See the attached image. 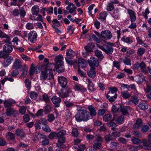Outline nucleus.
Segmentation results:
<instances>
[{
    "label": "nucleus",
    "mask_w": 151,
    "mask_h": 151,
    "mask_svg": "<svg viewBox=\"0 0 151 151\" xmlns=\"http://www.w3.org/2000/svg\"><path fill=\"white\" fill-rule=\"evenodd\" d=\"M44 63L41 67V74L42 76H53L55 75L56 71L55 70L47 69L49 63V59L47 58H44Z\"/></svg>",
    "instance_id": "obj_1"
},
{
    "label": "nucleus",
    "mask_w": 151,
    "mask_h": 151,
    "mask_svg": "<svg viewBox=\"0 0 151 151\" xmlns=\"http://www.w3.org/2000/svg\"><path fill=\"white\" fill-rule=\"evenodd\" d=\"M75 117L76 120L78 122L82 121H87L92 118V116L89 114V112L84 110L78 111L75 115Z\"/></svg>",
    "instance_id": "obj_2"
},
{
    "label": "nucleus",
    "mask_w": 151,
    "mask_h": 151,
    "mask_svg": "<svg viewBox=\"0 0 151 151\" xmlns=\"http://www.w3.org/2000/svg\"><path fill=\"white\" fill-rule=\"evenodd\" d=\"M63 57L61 55L56 56L55 59V67L56 69V71L58 73H61L64 71V69L62 68V67L64 63L63 60Z\"/></svg>",
    "instance_id": "obj_3"
},
{
    "label": "nucleus",
    "mask_w": 151,
    "mask_h": 151,
    "mask_svg": "<svg viewBox=\"0 0 151 151\" xmlns=\"http://www.w3.org/2000/svg\"><path fill=\"white\" fill-rule=\"evenodd\" d=\"M114 44L112 43L108 42L107 44H103L102 45L97 44V46L100 49L103 51L107 54H112L114 51L112 46L114 45Z\"/></svg>",
    "instance_id": "obj_4"
},
{
    "label": "nucleus",
    "mask_w": 151,
    "mask_h": 151,
    "mask_svg": "<svg viewBox=\"0 0 151 151\" xmlns=\"http://www.w3.org/2000/svg\"><path fill=\"white\" fill-rule=\"evenodd\" d=\"M72 92V91L70 88H63L61 90V92L58 93L60 97L62 98H67L69 96V93Z\"/></svg>",
    "instance_id": "obj_5"
},
{
    "label": "nucleus",
    "mask_w": 151,
    "mask_h": 151,
    "mask_svg": "<svg viewBox=\"0 0 151 151\" xmlns=\"http://www.w3.org/2000/svg\"><path fill=\"white\" fill-rule=\"evenodd\" d=\"M89 65L91 67H97L98 66L99 63L98 60L94 57L91 58L88 60Z\"/></svg>",
    "instance_id": "obj_6"
},
{
    "label": "nucleus",
    "mask_w": 151,
    "mask_h": 151,
    "mask_svg": "<svg viewBox=\"0 0 151 151\" xmlns=\"http://www.w3.org/2000/svg\"><path fill=\"white\" fill-rule=\"evenodd\" d=\"M58 82L62 88H65L67 83L66 78L63 76H58Z\"/></svg>",
    "instance_id": "obj_7"
},
{
    "label": "nucleus",
    "mask_w": 151,
    "mask_h": 151,
    "mask_svg": "<svg viewBox=\"0 0 151 151\" xmlns=\"http://www.w3.org/2000/svg\"><path fill=\"white\" fill-rule=\"evenodd\" d=\"M28 40L31 42H34L37 40V33L34 31L30 32L28 34Z\"/></svg>",
    "instance_id": "obj_8"
},
{
    "label": "nucleus",
    "mask_w": 151,
    "mask_h": 151,
    "mask_svg": "<svg viewBox=\"0 0 151 151\" xmlns=\"http://www.w3.org/2000/svg\"><path fill=\"white\" fill-rule=\"evenodd\" d=\"M101 37L105 39H109L112 37L111 32L107 30L103 31L101 32Z\"/></svg>",
    "instance_id": "obj_9"
},
{
    "label": "nucleus",
    "mask_w": 151,
    "mask_h": 151,
    "mask_svg": "<svg viewBox=\"0 0 151 151\" xmlns=\"http://www.w3.org/2000/svg\"><path fill=\"white\" fill-rule=\"evenodd\" d=\"M148 139H144L142 141L144 148L146 150H151V143Z\"/></svg>",
    "instance_id": "obj_10"
},
{
    "label": "nucleus",
    "mask_w": 151,
    "mask_h": 151,
    "mask_svg": "<svg viewBox=\"0 0 151 151\" xmlns=\"http://www.w3.org/2000/svg\"><path fill=\"white\" fill-rule=\"evenodd\" d=\"M66 9L67 10H69V12L70 13H72L73 12H75V13L74 14H76V12L77 8L75 5L72 3H68V6L66 7Z\"/></svg>",
    "instance_id": "obj_11"
},
{
    "label": "nucleus",
    "mask_w": 151,
    "mask_h": 151,
    "mask_svg": "<svg viewBox=\"0 0 151 151\" xmlns=\"http://www.w3.org/2000/svg\"><path fill=\"white\" fill-rule=\"evenodd\" d=\"M51 100L55 107H58L59 106L61 100L60 97L54 96L51 98Z\"/></svg>",
    "instance_id": "obj_12"
},
{
    "label": "nucleus",
    "mask_w": 151,
    "mask_h": 151,
    "mask_svg": "<svg viewBox=\"0 0 151 151\" xmlns=\"http://www.w3.org/2000/svg\"><path fill=\"white\" fill-rule=\"evenodd\" d=\"M120 109L122 113L124 115H127L130 111V108L128 106H120Z\"/></svg>",
    "instance_id": "obj_13"
},
{
    "label": "nucleus",
    "mask_w": 151,
    "mask_h": 151,
    "mask_svg": "<svg viewBox=\"0 0 151 151\" xmlns=\"http://www.w3.org/2000/svg\"><path fill=\"white\" fill-rule=\"evenodd\" d=\"M73 88L76 91L85 92L87 90L83 86L78 83H75Z\"/></svg>",
    "instance_id": "obj_14"
},
{
    "label": "nucleus",
    "mask_w": 151,
    "mask_h": 151,
    "mask_svg": "<svg viewBox=\"0 0 151 151\" xmlns=\"http://www.w3.org/2000/svg\"><path fill=\"white\" fill-rule=\"evenodd\" d=\"M13 46L9 44H6L4 45L3 50L5 52L9 54L12 52L13 50Z\"/></svg>",
    "instance_id": "obj_15"
},
{
    "label": "nucleus",
    "mask_w": 151,
    "mask_h": 151,
    "mask_svg": "<svg viewBox=\"0 0 151 151\" xmlns=\"http://www.w3.org/2000/svg\"><path fill=\"white\" fill-rule=\"evenodd\" d=\"M4 59L3 63V65L4 67H6L8 66L13 60V58L9 56Z\"/></svg>",
    "instance_id": "obj_16"
},
{
    "label": "nucleus",
    "mask_w": 151,
    "mask_h": 151,
    "mask_svg": "<svg viewBox=\"0 0 151 151\" xmlns=\"http://www.w3.org/2000/svg\"><path fill=\"white\" fill-rule=\"evenodd\" d=\"M78 68H85L87 65L86 61L82 58H80L78 59Z\"/></svg>",
    "instance_id": "obj_17"
},
{
    "label": "nucleus",
    "mask_w": 151,
    "mask_h": 151,
    "mask_svg": "<svg viewBox=\"0 0 151 151\" xmlns=\"http://www.w3.org/2000/svg\"><path fill=\"white\" fill-rule=\"evenodd\" d=\"M16 102L14 100H6L4 102V105L6 108H9L15 104Z\"/></svg>",
    "instance_id": "obj_18"
},
{
    "label": "nucleus",
    "mask_w": 151,
    "mask_h": 151,
    "mask_svg": "<svg viewBox=\"0 0 151 151\" xmlns=\"http://www.w3.org/2000/svg\"><path fill=\"white\" fill-rule=\"evenodd\" d=\"M75 55V52L71 49H69L67 50L66 57L65 58H73Z\"/></svg>",
    "instance_id": "obj_19"
},
{
    "label": "nucleus",
    "mask_w": 151,
    "mask_h": 151,
    "mask_svg": "<svg viewBox=\"0 0 151 151\" xmlns=\"http://www.w3.org/2000/svg\"><path fill=\"white\" fill-rule=\"evenodd\" d=\"M22 66V63L19 59H16L14 62L13 68L15 69H19Z\"/></svg>",
    "instance_id": "obj_20"
},
{
    "label": "nucleus",
    "mask_w": 151,
    "mask_h": 151,
    "mask_svg": "<svg viewBox=\"0 0 151 151\" xmlns=\"http://www.w3.org/2000/svg\"><path fill=\"white\" fill-rule=\"evenodd\" d=\"M15 133L17 136L21 138L24 137H25L24 132L22 129H17L15 131Z\"/></svg>",
    "instance_id": "obj_21"
},
{
    "label": "nucleus",
    "mask_w": 151,
    "mask_h": 151,
    "mask_svg": "<svg viewBox=\"0 0 151 151\" xmlns=\"http://www.w3.org/2000/svg\"><path fill=\"white\" fill-rule=\"evenodd\" d=\"M88 110L89 111V114L92 116H95L96 115V111L94 107L92 105L88 106Z\"/></svg>",
    "instance_id": "obj_22"
},
{
    "label": "nucleus",
    "mask_w": 151,
    "mask_h": 151,
    "mask_svg": "<svg viewBox=\"0 0 151 151\" xmlns=\"http://www.w3.org/2000/svg\"><path fill=\"white\" fill-rule=\"evenodd\" d=\"M142 125V120L140 119H138L136 121L135 124L134 125V128L136 129H139Z\"/></svg>",
    "instance_id": "obj_23"
},
{
    "label": "nucleus",
    "mask_w": 151,
    "mask_h": 151,
    "mask_svg": "<svg viewBox=\"0 0 151 151\" xmlns=\"http://www.w3.org/2000/svg\"><path fill=\"white\" fill-rule=\"evenodd\" d=\"M128 12L129 15L131 22H134L136 20V17L134 12L131 10H129Z\"/></svg>",
    "instance_id": "obj_24"
},
{
    "label": "nucleus",
    "mask_w": 151,
    "mask_h": 151,
    "mask_svg": "<svg viewBox=\"0 0 151 151\" xmlns=\"http://www.w3.org/2000/svg\"><path fill=\"white\" fill-rule=\"evenodd\" d=\"M37 69V66H35L33 63H32L29 70V75H32L34 74L35 71Z\"/></svg>",
    "instance_id": "obj_25"
},
{
    "label": "nucleus",
    "mask_w": 151,
    "mask_h": 151,
    "mask_svg": "<svg viewBox=\"0 0 151 151\" xmlns=\"http://www.w3.org/2000/svg\"><path fill=\"white\" fill-rule=\"evenodd\" d=\"M16 110L14 109L13 108L9 107L6 109V113L7 116H9L16 113Z\"/></svg>",
    "instance_id": "obj_26"
},
{
    "label": "nucleus",
    "mask_w": 151,
    "mask_h": 151,
    "mask_svg": "<svg viewBox=\"0 0 151 151\" xmlns=\"http://www.w3.org/2000/svg\"><path fill=\"white\" fill-rule=\"evenodd\" d=\"M139 67L140 68L142 72L145 73V75H146L148 73V71L147 70H145L146 68V65L145 63L143 62H142L140 64H139Z\"/></svg>",
    "instance_id": "obj_27"
},
{
    "label": "nucleus",
    "mask_w": 151,
    "mask_h": 151,
    "mask_svg": "<svg viewBox=\"0 0 151 151\" xmlns=\"http://www.w3.org/2000/svg\"><path fill=\"white\" fill-rule=\"evenodd\" d=\"M95 55L99 59H102L104 58V56L103 55L102 52L99 50H96L95 51Z\"/></svg>",
    "instance_id": "obj_28"
},
{
    "label": "nucleus",
    "mask_w": 151,
    "mask_h": 151,
    "mask_svg": "<svg viewBox=\"0 0 151 151\" xmlns=\"http://www.w3.org/2000/svg\"><path fill=\"white\" fill-rule=\"evenodd\" d=\"M121 93L122 96L124 99H127L131 96L130 94L127 91H121Z\"/></svg>",
    "instance_id": "obj_29"
},
{
    "label": "nucleus",
    "mask_w": 151,
    "mask_h": 151,
    "mask_svg": "<svg viewBox=\"0 0 151 151\" xmlns=\"http://www.w3.org/2000/svg\"><path fill=\"white\" fill-rule=\"evenodd\" d=\"M124 121V117L122 115H121L119 117L115 120L116 124H122Z\"/></svg>",
    "instance_id": "obj_30"
},
{
    "label": "nucleus",
    "mask_w": 151,
    "mask_h": 151,
    "mask_svg": "<svg viewBox=\"0 0 151 151\" xmlns=\"http://www.w3.org/2000/svg\"><path fill=\"white\" fill-rule=\"evenodd\" d=\"M6 137L8 140H13L15 139L14 134L11 132H9L6 134Z\"/></svg>",
    "instance_id": "obj_31"
},
{
    "label": "nucleus",
    "mask_w": 151,
    "mask_h": 151,
    "mask_svg": "<svg viewBox=\"0 0 151 151\" xmlns=\"http://www.w3.org/2000/svg\"><path fill=\"white\" fill-rule=\"evenodd\" d=\"M131 141L133 144L137 145H140L142 142V141L139 139L134 137L132 138Z\"/></svg>",
    "instance_id": "obj_32"
},
{
    "label": "nucleus",
    "mask_w": 151,
    "mask_h": 151,
    "mask_svg": "<svg viewBox=\"0 0 151 151\" xmlns=\"http://www.w3.org/2000/svg\"><path fill=\"white\" fill-rule=\"evenodd\" d=\"M135 78V81L138 83H142L143 81L145 80L144 76H137Z\"/></svg>",
    "instance_id": "obj_33"
},
{
    "label": "nucleus",
    "mask_w": 151,
    "mask_h": 151,
    "mask_svg": "<svg viewBox=\"0 0 151 151\" xmlns=\"http://www.w3.org/2000/svg\"><path fill=\"white\" fill-rule=\"evenodd\" d=\"M85 49L86 50L85 52L82 53V55L85 57L88 54L89 52H91V49L90 46L87 45L85 47Z\"/></svg>",
    "instance_id": "obj_34"
},
{
    "label": "nucleus",
    "mask_w": 151,
    "mask_h": 151,
    "mask_svg": "<svg viewBox=\"0 0 151 151\" xmlns=\"http://www.w3.org/2000/svg\"><path fill=\"white\" fill-rule=\"evenodd\" d=\"M122 40L127 43L129 44H130L133 42V41L131 38L127 37L125 36H124L122 39Z\"/></svg>",
    "instance_id": "obj_35"
},
{
    "label": "nucleus",
    "mask_w": 151,
    "mask_h": 151,
    "mask_svg": "<svg viewBox=\"0 0 151 151\" xmlns=\"http://www.w3.org/2000/svg\"><path fill=\"white\" fill-rule=\"evenodd\" d=\"M32 12L33 15L37 17L38 15V6L35 5L33 6L32 9Z\"/></svg>",
    "instance_id": "obj_36"
},
{
    "label": "nucleus",
    "mask_w": 151,
    "mask_h": 151,
    "mask_svg": "<svg viewBox=\"0 0 151 151\" xmlns=\"http://www.w3.org/2000/svg\"><path fill=\"white\" fill-rule=\"evenodd\" d=\"M95 69V68L91 67L90 70H89L87 72L88 76H95L96 73L94 71Z\"/></svg>",
    "instance_id": "obj_37"
},
{
    "label": "nucleus",
    "mask_w": 151,
    "mask_h": 151,
    "mask_svg": "<svg viewBox=\"0 0 151 151\" xmlns=\"http://www.w3.org/2000/svg\"><path fill=\"white\" fill-rule=\"evenodd\" d=\"M139 108L142 110H145L148 109V105L144 103H140L138 105Z\"/></svg>",
    "instance_id": "obj_38"
},
{
    "label": "nucleus",
    "mask_w": 151,
    "mask_h": 151,
    "mask_svg": "<svg viewBox=\"0 0 151 151\" xmlns=\"http://www.w3.org/2000/svg\"><path fill=\"white\" fill-rule=\"evenodd\" d=\"M104 139L106 143H108L113 140V138L111 135L108 134L105 136Z\"/></svg>",
    "instance_id": "obj_39"
},
{
    "label": "nucleus",
    "mask_w": 151,
    "mask_h": 151,
    "mask_svg": "<svg viewBox=\"0 0 151 151\" xmlns=\"http://www.w3.org/2000/svg\"><path fill=\"white\" fill-rule=\"evenodd\" d=\"M111 115L109 114H106L103 117V119L105 122L109 121L111 120Z\"/></svg>",
    "instance_id": "obj_40"
},
{
    "label": "nucleus",
    "mask_w": 151,
    "mask_h": 151,
    "mask_svg": "<svg viewBox=\"0 0 151 151\" xmlns=\"http://www.w3.org/2000/svg\"><path fill=\"white\" fill-rule=\"evenodd\" d=\"M9 54L3 50L0 52V58H5L9 55Z\"/></svg>",
    "instance_id": "obj_41"
},
{
    "label": "nucleus",
    "mask_w": 151,
    "mask_h": 151,
    "mask_svg": "<svg viewBox=\"0 0 151 151\" xmlns=\"http://www.w3.org/2000/svg\"><path fill=\"white\" fill-rule=\"evenodd\" d=\"M107 15V14L106 12H104L100 14L99 19H101V20H104L106 19Z\"/></svg>",
    "instance_id": "obj_42"
},
{
    "label": "nucleus",
    "mask_w": 151,
    "mask_h": 151,
    "mask_svg": "<svg viewBox=\"0 0 151 151\" xmlns=\"http://www.w3.org/2000/svg\"><path fill=\"white\" fill-rule=\"evenodd\" d=\"M57 137H64V136L66 134V132L65 130H62L57 133Z\"/></svg>",
    "instance_id": "obj_43"
},
{
    "label": "nucleus",
    "mask_w": 151,
    "mask_h": 151,
    "mask_svg": "<svg viewBox=\"0 0 151 151\" xmlns=\"http://www.w3.org/2000/svg\"><path fill=\"white\" fill-rule=\"evenodd\" d=\"M113 67H115L118 69H120V62H118L116 61H114L113 62Z\"/></svg>",
    "instance_id": "obj_44"
},
{
    "label": "nucleus",
    "mask_w": 151,
    "mask_h": 151,
    "mask_svg": "<svg viewBox=\"0 0 151 151\" xmlns=\"http://www.w3.org/2000/svg\"><path fill=\"white\" fill-rule=\"evenodd\" d=\"M149 127L148 125H144L142 127L141 131L142 133L146 132L149 131Z\"/></svg>",
    "instance_id": "obj_45"
},
{
    "label": "nucleus",
    "mask_w": 151,
    "mask_h": 151,
    "mask_svg": "<svg viewBox=\"0 0 151 151\" xmlns=\"http://www.w3.org/2000/svg\"><path fill=\"white\" fill-rule=\"evenodd\" d=\"M96 138L93 142H102L103 139L100 134H98L96 135Z\"/></svg>",
    "instance_id": "obj_46"
},
{
    "label": "nucleus",
    "mask_w": 151,
    "mask_h": 151,
    "mask_svg": "<svg viewBox=\"0 0 151 151\" xmlns=\"http://www.w3.org/2000/svg\"><path fill=\"white\" fill-rule=\"evenodd\" d=\"M131 60L129 58H128L127 57H125V58L123 60V62L125 64L128 65H131Z\"/></svg>",
    "instance_id": "obj_47"
},
{
    "label": "nucleus",
    "mask_w": 151,
    "mask_h": 151,
    "mask_svg": "<svg viewBox=\"0 0 151 151\" xmlns=\"http://www.w3.org/2000/svg\"><path fill=\"white\" fill-rule=\"evenodd\" d=\"M28 68L26 65H24V68H22L21 71L22 76H26L27 73Z\"/></svg>",
    "instance_id": "obj_48"
},
{
    "label": "nucleus",
    "mask_w": 151,
    "mask_h": 151,
    "mask_svg": "<svg viewBox=\"0 0 151 151\" xmlns=\"http://www.w3.org/2000/svg\"><path fill=\"white\" fill-rule=\"evenodd\" d=\"M94 143L93 145V147L95 149H99L102 147L101 144V143L99 142H93Z\"/></svg>",
    "instance_id": "obj_49"
},
{
    "label": "nucleus",
    "mask_w": 151,
    "mask_h": 151,
    "mask_svg": "<svg viewBox=\"0 0 151 151\" xmlns=\"http://www.w3.org/2000/svg\"><path fill=\"white\" fill-rule=\"evenodd\" d=\"M51 111V107L49 105H46L45 107V112L46 114L50 113Z\"/></svg>",
    "instance_id": "obj_50"
},
{
    "label": "nucleus",
    "mask_w": 151,
    "mask_h": 151,
    "mask_svg": "<svg viewBox=\"0 0 151 151\" xmlns=\"http://www.w3.org/2000/svg\"><path fill=\"white\" fill-rule=\"evenodd\" d=\"M42 99L46 103H48L50 101V99L47 94L44 93L42 95Z\"/></svg>",
    "instance_id": "obj_51"
},
{
    "label": "nucleus",
    "mask_w": 151,
    "mask_h": 151,
    "mask_svg": "<svg viewBox=\"0 0 151 151\" xmlns=\"http://www.w3.org/2000/svg\"><path fill=\"white\" fill-rule=\"evenodd\" d=\"M114 9L113 4L111 3H108L106 9L109 11H112Z\"/></svg>",
    "instance_id": "obj_52"
},
{
    "label": "nucleus",
    "mask_w": 151,
    "mask_h": 151,
    "mask_svg": "<svg viewBox=\"0 0 151 151\" xmlns=\"http://www.w3.org/2000/svg\"><path fill=\"white\" fill-rule=\"evenodd\" d=\"M55 119V116L52 114H49L47 116V120L49 122H52Z\"/></svg>",
    "instance_id": "obj_53"
},
{
    "label": "nucleus",
    "mask_w": 151,
    "mask_h": 151,
    "mask_svg": "<svg viewBox=\"0 0 151 151\" xmlns=\"http://www.w3.org/2000/svg\"><path fill=\"white\" fill-rule=\"evenodd\" d=\"M43 126H42V129L44 131L47 132H50L51 131V130L49 126L46 125H43Z\"/></svg>",
    "instance_id": "obj_54"
},
{
    "label": "nucleus",
    "mask_w": 151,
    "mask_h": 151,
    "mask_svg": "<svg viewBox=\"0 0 151 151\" xmlns=\"http://www.w3.org/2000/svg\"><path fill=\"white\" fill-rule=\"evenodd\" d=\"M72 134L73 136L77 137L78 135V129L76 128H73L72 132Z\"/></svg>",
    "instance_id": "obj_55"
},
{
    "label": "nucleus",
    "mask_w": 151,
    "mask_h": 151,
    "mask_svg": "<svg viewBox=\"0 0 151 151\" xmlns=\"http://www.w3.org/2000/svg\"><path fill=\"white\" fill-rule=\"evenodd\" d=\"M145 50L142 48H139L137 51V54L139 56L142 55L145 52Z\"/></svg>",
    "instance_id": "obj_56"
},
{
    "label": "nucleus",
    "mask_w": 151,
    "mask_h": 151,
    "mask_svg": "<svg viewBox=\"0 0 151 151\" xmlns=\"http://www.w3.org/2000/svg\"><path fill=\"white\" fill-rule=\"evenodd\" d=\"M47 121L44 118L41 119L38 121V123L41 124V125H46L47 123Z\"/></svg>",
    "instance_id": "obj_57"
},
{
    "label": "nucleus",
    "mask_w": 151,
    "mask_h": 151,
    "mask_svg": "<svg viewBox=\"0 0 151 151\" xmlns=\"http://www.w3.org/2000/svg\"><path fill=\"white\" fill-rule=\"evenodd\" d=\"M37 93L34 92H31L30 93V96L32 99H35L37 97Z\"/></svg>",
    "instance_id": "obj_58"
},
{
    "label": "nucleus",
    "mask_w": 151,
    "mask_h": 151,
    "mask_svg": "<svg viewBox=\"0 0 151 151\" xmlns=\"http://www.w3.org/2000/svg\"><path fill=\"white\" fill-rule=\"evenodd\" d=\"M19 10L20 11L19 13L21 16L23 17H24L26 13L23 7H19Z\"/></svg>",
    "instance_id": "obj_59"
},
{
    "label": "nucleus",
    "mask_w": 151,
    "mask_h": 151,
    "mask_svg": "<svg viewBox=\"0 0 151 151\" xmlns=\"http://www.w3.org/2000/svg\"><path fill=\"white\" fill-rule=\"evenodd\" d=\"M118 141L121 143L124 144H126L127 142V141L126 139L122 137H119L118 139Z\"/></svg>",
    "instance_id": "obj_60"
},
{
    "label": "nucleus",
    "mask_w": 151,
    "mask_h": 151,
    "mask_svg": "<svg viewBox=\"0 0 151 151\" xmlns=\"http://www.w3.org/2000/svg\"><path fill=\"white\" fill-rule=\"evenodd\" d=\"M118 145V143L114 142H111L110 144L111 147L114 149L116 148Z\"/></svg>",
    "instance_id": "obj_61"
},
{
    "label": "nucleus",
    "mask_w": 151,
    "mask_h": 151,
    "mask_svg": "<svg viewBox=\"0 0 151 151\" xmlns=\"http://www.w3.org/2000/svg\"><path fill=\"white\" fill-rule=\"evenodd\" d=\"M133 134L135 136L139 138L142 137V135L140 132L137 131H134L133 132Z\"/></svg>",
    "instance_id": "obj_62"
},
{
    "label": "nucleus",
    "mask_w": 151,
    "mask_h": 151,
    "mask_svg": "<svg viewBox=\"0 0 151 151\" xmlns=\"http://www.w3.org/2000/svg\"><path fill=\"white\" fill-rule=\"evenodd\" d=\"M21 58L25 61H30V58L27 56L24 55L22 54L21 55Z\"/></svg>",
    "instance_id": "obj_63"
},
{
    "label": "nucleus",
    "mask_w": 151,
    "mask_h": 151,
    "mask_svg": "<svg viewBox=\"0 0 151 151\" xmlns=\"http://www.w3.org/2000/svg\"><path fill=\"white\" fill-rule=\"evenodd\" d=\"M64 103L66 107L68 108L71 107L74 105L72 102H70L68 101H64Z\"/></svg>",
    "instance_id": "obj_64"
}]
</instances>
